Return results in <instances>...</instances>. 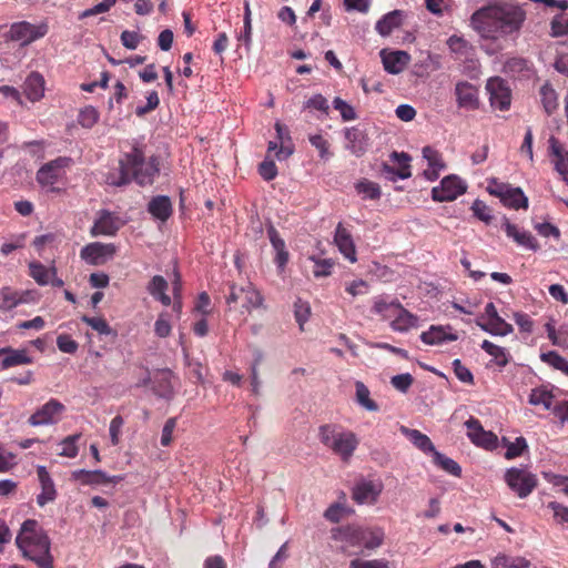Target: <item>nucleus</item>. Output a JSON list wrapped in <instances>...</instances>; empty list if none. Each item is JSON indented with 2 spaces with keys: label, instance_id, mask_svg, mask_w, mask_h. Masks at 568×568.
Wrapping results in <instances>:
<instances>
[{
  "label": "nucleus",
  "instance_id": "obj_12",
  "mask_svg": "<svg viewBox=\"0 0 568 568\" xmlns=\"http://www.w3.org/2000/svg\"><path fill=\"white\" fill-rule=\"evenodd\" d=\"M64 412L65 406L58 399L51 398L29 417L28 423L34 427L54 425Z\"/></svg>",
  "mask_w": 568,
  "mask_h": 568
},
{
  "label": "nucleus",
  "instance_id": "obj_43",
  "mask_svg": "<svg viewBox=\"0 0 568 568\" xmlns=\"http://www.w3.org/2000/svg\"><path fill=\"white\" fill-rule=\"evenodd\" d=\"M552 393L544 387L534 388L529 395V404L541 405L547 410L552 407Z\"/></svg>",
  "mask_w": 568,
  "mask_h": 568
},
{
  "label": "nucleus",
  "instance_id": "obj_22",
  "mask_svg": "<svg viewBox=\"0 0 568 568\" xmlns=\"http://www.w3.org/2000/svg\"><path fill=\"white\" fill-rule=\"evenodd\" d=\"M346 139L345 148L355 156H362L368 146V139L364 131L356 126L346 128L344 131Z\"/></svg>",
  "mask_w": 568,
  "mask_h": 568
},
{
  "label": "nucleus",
  "instance_id": "obj_31",
  "mask_svg": "<svg viewBox=\"0 0 568 568\" xmlns=\"http://www.w3.org/2000/svg\"><path fill=\"white\" fill-rule=\"evenodd\" d=\"M458 336L453 333H447L443 326H430L428 331L420 334V339L427 345H438L445 342L456 341Z\"/></svg>",
  "mask_w": 568,
  "mask_h": 568
},
{
  "label": "nucleus",
  "instance_id": "obj_41",
  "mask_svg": "<svg viewBox=\"0 0 568 568\" xmlns=\"http://www.w3.org/2000/svg\"><path fill=\"white\" fill-rule=\"evenodd\" d=\"M540 98L542 108L548 115L558 109V94L549 83H545L540 88Z\"/></svg>",
  "mask_w": 568,
  "mask_h": 568
},
{
  "label": "nucleus",
  "instance_id": "obj_32",
  "mask_svg": "<svg viewBox=\"0 0 568 568\" xmlns=\"http://www.w3.org/2000/svg\"><path fill=\"white\" fill-rule=\"evenodd\" d=\"M148 211L153 217L166 221L172 214L171 201L165 195L155 196L149 202Z\"/></svg>",
  "mask_w": 568,
  "mask_h": 568
},
{
  "label": "nucleus",
  "instance_id": "obj_1",
  "mask_svg": "<svg viewBox=\"0 0 568 568\" xmlns=\"http://www.w3.org/2000/svg\"><path fill=\"white\" fill-rule=\"evenodd\" d=\"M525 20L519 6L491 1L471 14L470 26L481 38L497 41L518 36Z\"/></svg>",
  "mask_w": 568,
  "mask_h": 568
},
{
  "label": "nucleus",
  "instance_id": "obj_15",
  "mask_svg": "<svg viewBox=\"0 0 568 568\" xmlns=\"http://www.w3.org/2000/svg\"><path fill=\"white\" fill-rule=\"evenodd\" d=\"M465 426L467 427V436L471 443L486 449L495 448L497 436L491 432H486L478 419L470 417L465 422Z\"/></svg>",
  "mask_w": 568,
  "mask_h": 568
},
{
  "label": "nucleus",
  "instance_id": "obj_28",
  "mask_svg": "<svg viewBox=\"0 0 568 568\" xmlns=\"http://www.w3.org/2000/svg\"><path fill=\"white\" fill-rule=\"evenodd\" d=\"M404 12L402 10H394L383 16L375 26L376 31L382 37L389 36L395 29L399 28L403 23Z\"/></svg>",
  "mask_w": 568,
  "mask_h": 568
},
{
  "label": "nucleus",
  "instance_id": "obj_49",
  "mask_svg": "<svg viewBox=\"0 0 568 568\" xmlns=\"http://www.w3.org/2000/svg\"><path fill=\"white\" fill-rule=\"evenodd\" d=\"M504 445L507 450L505 453V457L507 459H514L520 456L524 450L527 448V443L524 437H517L515 442H508L506 438H503Z\"/></svg>",
  "mask_w": 568,
  "mask_h": 568
},
{
  "label": "nucleus",
  "instance_id": "obj_39",
  "mask_svg": "<svg viewBox=\"0 0 568 568\" xmlns=\"http://www.w3.org/2000/svg\"><path fill=\"white\" fill-rule=\"evenodd\" d=\"M355 400L356 403L368 412H377L378 405L371 398V392L367 386L357 381L355 383Z\"/></svg>",
  "mask_w": 568,
  "mask_h": 568
},
{
  "label": "nucleus",
  "instance_id": "obj_46",
  "mask_svg": "<svg viewBox=\"0 0 568 568\" xmlns=\"http://www.w3.org/2000/svg\"><path fill=\"white\" fill-rule=\"evenodd\" d=\"M481 348L487 353L489 354L490 356H493L496 361V363L504 367L508 364V356H507V353L505 351L504 347H500L498 345H495L494 343L485 339L483 343H481Z\"/></svg>",
  "mask_w": 568,
  "mask_h": 568
},
{
  "label": "nucleus",
  "instance_id": "obj_51",
  "mask_svg": "<svg viewBox=\"0 0 568 568\" xmlns=\"http://www.w3.org/2000/svg\"><path fill=\"white\" fill-rule=\"evenodd\" d=\"M294 315L295 320L300 325L301 331L304 329V324L308 321L311 315V306L307 302L298 298L294 303Z\"/></svg>",
  "mask_w": 568,
  "mask_h": 568
},
{
  "label": "nucleus",
  "instance_id": "obj_8",
  "mask_svg": "<svg viewBox=\"0 0 568 568\" xmlns=\"http://www.w3.org/2000/svg\"><path fill=\"white\" fill-rule=\"evenodd\" d=\"M505 480L519 498H526L537 486V478L534 474L516 467L506 471Z\"/></svg>",
  "mask_w": 568,
  "mask_h": 568
},
{
  "label": "nucleus",
  "instance_id": "obj_40",
  "mask_svg": "<svg viewBox=\"0 0 568 568\" xmlns=\"http://www.w3.org/2000/svg\"><path fill=\"white\" fill-rule=\"evenodd\" d=\"M30 276L39 284V285H48L57 273L54 267H47L39 262H31L29 264Z\"/></svg>",
  "mask_w": 568,
  "mask_h": 568
},
{
  "label": "nucleus",
  "instance_id": "obj_45",
  "mask_svg": "<svg viewBox=\"0 0 568 568\" xmlns=\"http://www.w3.org/2000/svg\"><path fill=\"white\" fill-rule=\"evenodd\" d=\"M447 45L452 52L465 58H467L473 50L471 44L467 40L456 34L448 38Z\"/></svg>",
  "mask_w": 568,
  "mask_h": 568
},
{
  "label": "nucleus",
  "instance_id": "obj_60",
  "mask_svg": "<svg viewBox=\"0 0 568 568\" xmlns=\"http://www.w3.org/2000/svg\"><path fill=\"white\" fill-rule=\"evenodd\" d=\"M124 425V419L122 416L118 415L112 418L109 426L110 440L113 446H116L120 443V436L122 432V427Z\"/></svg>",
  "mask_w": 568,
  "mask_h": 568
},
{
  "label": "nucleus",
  "instance_id": "obj_47",
  "mask_svg": "<svg viewBox=\"0 0 568 568\" xmlns=\"http://www.w3.org/2000/svg\"><path fill=\"white\" fill-rule=\"evenodd\" d=\"M540 359L544 363H547L548 365L552 366L554 368L561 371L562 373L568 375V362L566 361V358H564L557 352L550 351L547 353H542L540 355Z\"/></svg>",
  "mask_w": 568,
  "mask_h": 568
},
{
  "label": "nucleus",
  "instance_id": "obj_18",
  "mask_svg": "<svg viewBox=\"0 0 568 568\" xmlns=\"http://www.w3.org/2000/svg\"><path fill=\"white\" fill-rule=\"evenodd\" d=\"M390 159L398 163L399 169H394L388 164L383 165V173L390 181H396L397 179L405 180L410 178V156L405 152H393L390 154Z\"/></svg>",
  "mask_w": 568,
  "mask_h": 568
},
{
  "label": "nucleus",
  "instance_id": "obj_26",
  "mask_svg": "<svg viewBox=\"0 0 568 568\" xmlns=\"http://www.w3.org/2000/svg\"><path fill=\"white\" fill-rule=\"evenodd\" d=\"M417 322H418L417 316H415L414 314L408 312L399 303V305L397 306V308L394 311V313L392 315L390 327L395 332L404 333V332L409 331L413 327H416Z\"/></svg>",
  "mask_w": 568,
  "mask_h": 568
},
{
  "label": "nucleus",
  "instance_id": "obj_10",
  "mask_svg": "<svg viewBox=\"0 0 568 568\" xmlns=\"http://www.w3.org/2000/svg\"><path fill=\"white\" fill-rule=\"evenodd\" d=\"M48 24H32L28 21L14 22L10 27V39L19 41L21 45H28L33 41L43 38L48 33Z\"/></svg>",
  "mask_w": 568,
  "mask_h": 568
},
{
  "label": "nucleus",
  "instance_id": "obj_9",
  "mask_svg": "<svg viewBox=\"0 0 568 568\" xmlns=\"http://www.w3.org/2000/svg\"><path fill=\"white\" fill-rule=\"evenodd\" d=\"M467 190V184L459 176L450 174L445 176L439 185L432 190V199L435 202H450L463 195Z\"/></svg>",
  "mask_w": 568,
  "mask_h": 568
},
{
  "label": "nucleus",
  "instance_id": "obj_44",
  "mask_svg": "<svg viewBox=\"0 0 568 568\" xmlns=\"http://www.w3.org/2000/svg\"><path fill=\"white\" fill-rule=\"evenodd\" d=\"M434 462L437 466H439L442 469L447 471L448 474L459 477L462 475V468L452 458L445 456L444 454L439 452H434Z\"/></svg>",
  "mask_w": 568,
  "mask_h": 568
},
{
  "label": "nucleus",
  "instance_id": "obj_5",
  "mask_svg": "<svg viewBox=\"0 0 568 568\" xmlns=\"http://www.w3.org/2000/svg\"><path fill=\"white\" fill-rule=\"evenodd\" d=\"M263 296L253 284L247 283L244 286L232 284L230 286V294L226 297V303L231 307L232 304H240L242 313H251L253 310L263 306Z\"/></svg>",
  "mask_w": 568,
  "mask_h": 568
},
{
  "label": "nucleus",
  "instance_id": "obj_63",
  "mask_svg": "<svg viewBox=\"0 0 568 568\" xmlns=\"http://www.w3.org/2000/svg\"><path fill=\"white\" fill-rule=\"evenodd\" d=\"M58 348L67 354H74L78 351V343L67 334L59 335L57 337Z\"/></svg>",
  "mask_w": 568,
  "mask_h": 568
},
{
  "label": "nucleus",
  "instance_id": "obj_21",
  "mask_svg": "<svg viewBox=\"0 0 568 568\" xmlns=\"http://www.w3.org/2000/svg\"><path fill=\"white\" fill-rule=\"evenodd\" d=\"M548 143L549 154L555 158V170L568 184V151L561 146L560 142L555 136H550Z\"/></svg>",
  "mask_w": 568,
  "mask_h": 568
},
{
  "label": "nucleus",
  "instance_id": "obj_56",
  "mask_svg": "<svg viewBox=\"0 0 568 568\" xmlns=\"http://www.w3.org/2000/svg\"><path fill=\"white\" fill-rule=\"evenodd\" d=\"M398 305H399L398 302L387 303L383 298H377L374 302L373 312H375L376 314L382 315L385 318H392V315H393L394 311L397 308Z\"/></svg>",
  "mask_w": 568,
  "mask_h": 568
},
{
  "label": "nucleus",
  "instance_id": "obj_25",
  "mask_svg": "<svg viewBox=\"0 0 568 568\" xmlns=\"http://www.w3.org/2000/svg\"><path fill=\"white\" fill-rule=\"evenodd\" d=\"M1 368L7 369L13 366L28 365L32 358L26 349H14L11 347L0 348Z\"/></svg>",
  "mask_w": 568,
  "mask_h": 568
},
{
  "label": "nucleus",
  "instance_id": "obj_50",
  "mask_svg": "<svg viewBox=\"0 0 568 568\" xmlns=\"http://www.w3.org/2000/svg\"><path fill=\"white\" fill-rule=\"evenodd\" d=\"M356 190L365 199L376 200L381 197L379 185L368 180H362L356 184Z\"/></svg>",
  "mask_w": 568,
  "mask_h": 568
},
{
  "label": "nucleus",
  "instance_id": "obj_23",
  "mask_svg": "<svg viewBox=\"0 0 568 568\" xmlns=\"http://www.w3.org/2000/svg\"><path fill=\"white\" fill-rule=\"evenodd\" d=\"M334 242L345 258L351 263H355L357 261L353 237L342 223H338L336 226Z\"/></svg>",
  "mask_w": 568,
  "mask_h": 568
},
{
  "label": "nucleus",
  "instance_id": "obj_17",
  "mask_svg": "<svg viewBox=\"0 0 568 568\" xmlns=\"http://www.w3.org/2000/svg\"><path fill=\"white\" fill-rule=\"evenodd\" d=\"M423 159L427 162V168L423 175L428 181H435L439 178L442 171L446 169V164L442 154L432 146H424L422 150Z\"/></svg>",
  "mask_w": 568,
  "mask_h": 568
},
{
  "label": "nucleus",
  "instance_id": "obj_61",
  "mask_svg": "<svg viewBox=\"0 0 568 568\" xmlns=\"http://www.w3.org/2000/svg\"><path fill=\"white\" fill-rule=\"evenodd\" d=\"M551 37H562L568 34V18L559 14L551 20Z\"/></svg>",
  "mask_w": 568,
  "mask_h": 568
},
{
  "label": "nucleus",
  "instance_id": "obj_6",
  "mask_svg": "<svg viewBox=\"0 0 568 568\" xmlns=\"http://www.w3.org/2000/svg\"><path fill=\"white\" fill-rule=\"evenodd\" d=\"M485 89L493 109L499 111L509 110L511 105V90L506 80L500 77L489 78Z\"/></svg>",
  "mask_w": 568,
  "mask_h": 568
},
{
  "label": "nucleus",
  "instance_id": "obj_4",
  "mask_svg": "<svg viewBox=\"0 0 568 568\" xmlns=\"http://www.w3.org/2000/svg\"><path fill=\"white\" fill-rule=\"evenodd\" d=\"M320 442L343 462H348L356 450L359 440L355 433L341 425L326 424L318 429Z\"/></svg>",
  "mask_w": 568,
  "mask_h": 568
},
{
  "label": "nucleus",
  "instance_id": "obj_59",
  "mask_svg": "<svg viewBox=\"0 0 568 568\" xmlns=\"http://www.w3.org/2000/svg\"><path fill=\"white\" fill-rule=\"evenodd\" d=\"M172 326L168 320V314L162 313L159 315L154 324V333L158 337L164 338L171 334Z\"/></svg>",
  "mask_w": 568,
  "mask_h": 568
},
{
  "label": "nucleus",
  "instance_id": "obj_36",
  "mask_svg": "<svg viewBox=\"0 0 568 568\" xmlns=\"http://www.w3.org/2000/svg\"><path fill=\"white\" fill-rule=\"evenodd\" d=\"M500 202L505 206L514 210H526L528 207V197L525 195L524 191L520 187H514L511 185Z\"/></svg>",
  "mask_w": 568,
  "mask_h": 568
},
{
  "label": "nucleus",
  "instance_id": "obj_14",
  "mask_svg": "<svg viewBox=\"0 0 568 568\" xmlns=\"http://www.w3.org/2000/svg\"><path fill=\"white\" fill-rule=\"evenodd\" d=\"M115 254V246L113 244H104L94 242L82 247L80 256L88 264L102 265L113 257Z\"/></svg>",
  "mask_w": 568,
  "mask_h": 568
},
{
  "label": "nucleus",
  "instance_id": "obj_38",
  "mask_svg": "<svg viewBox=\"0 0 568 568\" xmlns=\"http://www.w3.org/2000/svg\"><path fill=\"white\" fill-rule=\"evenodd\" d=\"M402 432L414 444V446L420 449L423 453H432L434 455V452H436L435 446L427 435L420 433L417 429H409L406 427H402Z\"/></svg>",
  "mask_w": 568,
  "mask_h": 568
},
{
  "label": "nucleus",
  "instance_id": "obj_53",
  "mask_svg": "<svg viewBox=\"0 0 568 568\" xmlns=\"http://www.w3.org/2000/svg\"><path fill=\"white\" fill-rule=\"evenodd\" d=\"M333 106L335 110L339 111L343 121H353L357 119L355 109L343 99L338 97L335 98L333 100Z\"/></svg>",
  "mask_w": 568,
  "mask_h": 568
},
{
  "label": "nucleus",
  "instance_id": "obj_55",
  "mask_svg": "<svg viewBox=\"0 0 568 568\" xmlns=\"http://www.w3.org/2000/svg\"><path fill=\"white\" fill-rule=\"evenodd\" d=\"M547 508L552 511L554 520L558 525H567L568 527V507L557 503V501H549L547 504Z\"/></svg>",
  "mask_w": 568,
  "mask_h": 568
},
{
  "label": "nucleus",
  "instance_id": "obj_11",
  "mask_svg": "<svg viewBox=\"0 0 568 568\" xmlns=\"http://www.w3.org/2000/svg\"><path fill=\"white\" fill-rule=\"evenodd\" d=\"M456 105L460 110L476 111L480 106L479 88L466 80H459L454 87Z\"/></svg>",
  "mask_w": 568,
  "mask_h": 568
},
{
  "label": "nucleus",
  "instance_id": "obj_30",
  "mask_svg": "<svg viewBox=\"0 0 568 568\" xmlns=\"http://www.w3.org/2000/svg\"><path fill=\"white\" fill-rule=\"evenodd\" d=\"M267 235L274 251L276 252L274 261L278 268L283 270L288 262V252L286 250L285 242L273 225L267 227Z\"/></svg>",
  "mask_w": 568,
  "mask_h": 568
},
{
  "label": "nucleus",
  "instance_id": "obj_37",
  "mask_svg": "<svg viewBox=\"0 0 568 568\" xmlns=\"http://www.w3.org/2000/svg\"><path fill=\"white\" fill-rule=\"evenodd\" d=\"M352 536L364 544L366 549H375L383 544L384 532L381 529L364 531L354 529Z\"/></svg>",
  "mask_w": 568,
  "mask_h": 568
},
{
  "label": "nucleus",
  "instance_id": "obj_42",
  "mask_svg": "<svg viewBox=\"0 0 568 568\" xmlns=\"http://www.w3.org/2000/svg\"><path fill=\"white\" fill-rule=\"evenodd\" d=\"M172 374L170 371L162 372L155 377L154 393L162 398L170 399L173 396V386L171 383Z\"/></svg>",
  "mask_w": 568,
  "mask_h": 568
},
{
  "label": "nucleus",
  "instance_id": "obj_64",
  "mask_svg": "<svg viewBox=\"0 0 568 568\" xmlns=\"http://www.w3.org/2000/svg\"><path fill=\"white\" fill-rule=\"evenodd\" d=\"M349 568H389L388 561L384 559H372V560H363V559H353L349 562Z\"/></svg>",
  "mask_w": 568,
  "mask_h": 568
},
{
  "label": "nucleus",
  "instance_id": "obj_2",
  "mask_svg": "<svg viewBox=\"0 0 568 568\" xmlns=\"http://www.w3.org/2000/svg\"><path fill=\"white\" fill-rule=\"evenodd\" d=\"M159 173L158 163L154 159L144 160L143 152L133 148L119 162V169L105 175V183L111 186H123L134 180L140 185L152 184Z\"/></svg>",
  "mask_w": 568,
  "mask_h": 568
},
{
  "label": "nucleus",
  "instance_id": "obj_27",
  "mask_svg": "<svg viewBox=\"0 0 568 568\" xmlns=\"http://www.w3.org/2000/svg\"><path fill=\"white\" fill-rule=\"evenodd\" d=\"M384 69L390 74L400 73L409 63L410 57L405 51H394L382 55Z\"/></svg>",
  "mask_w": 568,
  "mask_h": 568
},
{
  "label": "nucleus",
  "instance_id": "obj_54",
  "mask_svg": "<svg viewBox=\"0 0 568 568\" xmlns=\"http://www.w3.org/2000/svg\"><path fill=\"white\" fill-rule=\"evenodd\" d=\"M99 119V112L93 106L82 109L78 116V122L81 126L90 129Z\"/></svg>",
  "mask_w": 568,
  "mask_h": 568
},
{
  "label": "nucleus",
  "instance_id": "obj_7",
  "mask_svg": "<svg viewBox=\"0 0 568 568\" xmlns=\"http://www.w3.org/2000/svg\"><path fill=\"white\" fill-rule=\"evenodd\" d=\"M72 160L67 156L57 158L44 165H42L37 173V181L43 187H49L50 191L54 190V185L63 179L65 168L70 165Z\"/></svg>",
  "mask_w": 568,
  "mask_h": 568
},
{
  "label": "nucleus",
  "instance_id": "obj_48",
  "mask_svg": "<svg viewBox=\"0 0 568 568\" xmlns=\"http://www.w3.org/2000/svg\"><path fill=\"white\" fill-rule=\"evenodd\" d=\"M80 434H74L65 437L60 442L61 450L59 452L60 456L74 458L78 455V446L77 442L80 438Z\"/></svg>",
  "mask_w": 568,
  "mask_h": 568
},
{
  "label": "nucleus",
  "instance_id": "obj_16",
  "mask_svg": "<svg viewBox=\"0 0 568 568\" xmlns=\"http://www.w3.org/2000/svg\"><path fill=\"white\" fill-rule=\"evenodd\" d=\"M501 226L506 235L514 240L519 246L534 252L539 250V244L532 234L528 231L520 230L517 225L510 223L506 216L503 219Z\"/></svg>",
  "mask_w": 568,
  "mask_h": 568
},
{
  "label": "nucleus",
  "instance_id": "obj_29",
  "mask_svg": "<svg viewBox=\"0 0 568 568\" xmlns=\"http://www.w3.org/2000/svg\"><path fill=\"white\" fill-rule=\"evenodd\" d=\"M476 325L479 326L483 331L495 336H506L514 331L513 325L507 323L500 316L490 321H484V317H477Z\"/></svg>",
  "mask_w": 568,
  "mask_h": 568
},
{
  "label": "nucleus",
  "instance_id": "obj_52",
  "mask_svg": "<svg viewBox=\"0 0 568 568\" xmlns=\"http://www.w3.org/2000/svg\"><path fill=\"white\" fill-rule=\"evenodd\" d=\"M81 321L88 324L92 329L97 331L101 335H111L113 334L112 328L108 324V322L102 317H89L83 315Z\"/></svg>",
  "mask_w": 568,
  "mask_h": 568
},
{
  "label": "nucleus",
  "instance_id": "obj_58",
  "mask_svg": "<svg viewBox=\"0 0 568 568\" xmlns=\"http://www.w3.org/2000/svg\"><path fill=\"white\" fill-rule=\"evenodd\" d=\"M311 260L314 262L313 274L315 277H324L331 275L333 267L332 260H318L315 257H311Z\"/></svg>",
  "mask_w": 568,
  "mask_h": 568
},
{
  "label": "nucleus",
  "instance_id": "obj_33",
  "mask_svg": "<svg viewBox=\"0 0 568 568\" xmlns=\"http://www.w3.org/2000/svg\"><path fill=\"white\" fill-rule=\"evenodd\" d=\"M29 292H14L9 287L0 291V311H11L20 304L28 302Z\"/></svg>",
  "mask_w": 568,
  "mask_h": 568
},
{
  "label": "nucleus",
  "instance_id": "obj_24",
  "mask_svg": "<svg viewBox=\"0 0 568 568\" xmlns=\"http://www.w3.org/2000/svg\"><path fill=\"white\" fill-rule=\"evenodd\" d=\"M74 479L85 485H105L121 481L122 476H109L103 470H75L72 473Z\"/></svg>",
  "mask_w": 568,
  "mask_h": 568
},
{
  "label": "nucleus",
  "instance_id": "obj_13",
  "mask_svg": "<svg viewBox=\"0 0 568 568\" xmlns=\"http://www.w3.org/2000/svg\"><path fill=\"white\" fill-rule=\"evenodd\" d=\"M383 489L381 480L361 479L352 488V498L358 505H374Z\"/></svg>",
  "mask_w": 568,
  "mask_h": 568
},
{
  "label": "nucleus",
  "instance_id": "obj_3",
  "mask_svg": "<svg viewBox=\"0 0 568 568\" xmlns=\"http://www.w3.org/2000/svg\"><path fill=\"white\" fill-rule=\"evenodd\" d=\"M18 548L23 556L34 561L40 568H53L50 555V540L36 520H26L16 538Z\"/></svg>",
  "mask_w": 568,
  "mask_h": 568
},
{
  "label": "nucleus",
  "instance_id": "obj_57",
  "mask_svg": "<svg viewBox=\"0 0 568 568\" xmlns=\"http://www.w3.org/2000/svg\"><path fill=\"white\" fill-rule=\"evenodd\" d=\"M471 211L478 220L485 222L486 224L490 223L493 220L489 206H487L486 203L480 200H475L473 202Z\"/></svg>",
  "mask_w": 568,
  "mask_h": 568
},
{
  "label": "nucleus",
  "instance_id": "obj_19",
  "mask_svg": "<svg viewBox=\"0 0 568 568\" xmlns=\"http://www.w3.org/2000/svg\"><path fill=\"white\" fill-rule=\"evenodd\" d=\"M37 475L41 486V493L37 496V504L43 507L57 498V489L53 479L44 466L37 467Z\"/></svg>",
  "mask_w": 568,
  "mask_h": 568
},
{
  "label": "nucleus",
  "instance_id": "obj_34",
  "mask_svg": "<svg viewBox=\"0 0 568 568\" xmlns=\"http://www.w3.org/2000/svg\"><path fill=\"white\" fill-rule=\"evenodd\" d=\"M24 93L32 101H39L44 93V79L38 72H32L24 81Z\"/></svg>",
  "mask_w": 568,
  "mask_h": 568
},
{
  "label": "nucleus",
  "instance_id": "obj_62",
  "mask_svg": "<svg viewBox=\"0 0 568 568\" xmlns=\"http://www.w3.org/2000/svg\"><path fill=\"white\" fill-rule=\"evenodd\" d=\"M414 382L409 373L398 374L390 378V384L394 388L402 393H406Z\"/></svg>",
  "mask_w": 568,
  "mask_h": 568
},
{
  "label": "nucleus",
  "instance_id": "obj_20",
  "mask_svg": "<svg viewBox=\"0 0 568 568\" xmlns=\"http://www.w3.org/2000/svg\"><path fill=\"white\" fill-rule=\"evenodd\" d=\"M120 225L121 223L115 214L109 211H101L92 226L91 233L95 236H112L120 229Z\"/></svg>",
  "mask_w": 568,
  "mask_h": 568
},
{
  "label": "nucleus",
  "instance_id": "obj_35",
  "mask_svg": "<svg viewBox=\"0 0 568 568\" xmlns=\"http://www.w3.org/2000/svg\"><path fill=\"white\" fill-rule=\"evenodd\" d=\"M168 286L169 284L163 276L155 275L148 285V292L164 306H169L171 304V297L165 293Z\"/></svg>",
  "mask_w": 568,
  "mask_h": 568
}]
</instances>
